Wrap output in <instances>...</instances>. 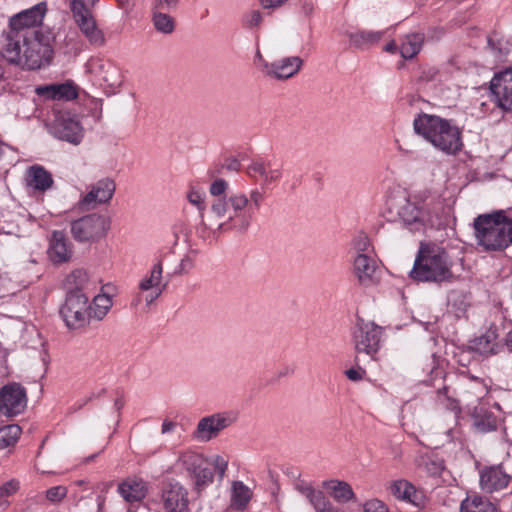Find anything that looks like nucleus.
Instances as JSON below:
<instances>
[{
	"label": "nucleus",
	"mask_w": 512,
	"mask_h": 512,
	"mask_svg": "<svg viewBox=\"0 0 512 512\" xmlns=\"http://www.w3.org/2000/svg\"><path fill=\"white\" fill-rule=\"evenodd\" d=\"M51 39L48 32L18 33L9 30L2 58L25 69H39L52 59Z\"/></svg>",
	"instance_id": "1"
},
{
	"label": "nucleus",
	"mask_w": 512,
	"mask_h": 512,
	"mask_svg": "<svg viewBox=\"0 0 512 512\" xmlns=\"http://www.w3.org/2000/svg\"><path fill=\"white\" fill-rule=\"evenodd\" d=\"M248 196L235 192L213 201L209 210L201 214L202 225L213 233L246 232L252 223Z\"/></svg>",
	"instance_id": "2"
},
{
	"label": "nucleus",
	"mask_w": 512,
	"mask_h": 512,
	"mask_svg": "<svg viewBox=\"0 0 512 512\" xmlns=\"http://www.w3.org/2000/svg\"><path fill=\"white\" fill-rule=\"evenodd\" d=\"M445 213L442 200L427 194L403 198L397 205L399 219L412 232H423L428 227L439 225Z\"/></svg>",
	"instance_id": "3"
},
{
	"label": "nucleus",
	"mask_w": 512,
	"mask_h": 512,
	"mask_svg": "<svg viewBox=\"0 0 512 512\" xmlns=\"http://www.w3.org/2000/svg\"><path fill=\"white\" fill-rule=\"evenodd\" d=\"M473 227L476 242L485 251H503L512 245V218L503 210L478 215Z\"/></svg>",
	"instance_id": "4"
},
{
	"label": "nucleus",
	"mask_w": 512,
	"mask_h": 512,
	"mask_svg": "<svg viewBox=\"0 0 512 512\" xmlns=\"http://www.w3.org/2000/svg\"><path fill=\"white\" fill-rule=\"evenodd\" d=\"M452 265L453 262L443 247L433 243L421 244L410 276L418 282L450 281L453 278Z\"/></svg>",
	"instance_id": "5"
},
{
	"label": "nucleus",
	"mask_w": 512,
	"mask_h": 512,
	"mask_svg": "<svg viewBox=\"0 0 512 512\" xmlns=\"http://www.w3.org/2000/svg\"><path fill=\"white\" fill-rule=\"evenodd\" d=\"M413 127L418 135L446 154H455L462 147L460 130L449 120L422 114L414 119Z\"/></svg>",
	"instance_id": "6"
},
{
	"label": "nucleus",
	"mask_w": 512,
	"mask_h": 512,
	"mask_svg": "<svg viewBox=\"0 0 512 512\" xmlns=\"http://www.w3.org/2000/svg\"><path fill=\"white\" fill-rule=\"evenodd\" d=\"M205 464V459L201 454L185 450L179 453L175 469L191 477L196 489L201 490L213 481V473Z\"/></svg>",
	"instance_id": "7"
},
{
	"label": "nucleus",
	"mask_w": 512,
	"mask_h": 512,
	"mask_svg": "<svg viewBox=\"0 0 512 512\" xmlns=\"http://www.w3.org/2000/svg\"><path fill=\"white\" fill-rule=\"evenodd\" d=\"M60 315L69 328L84 326L90 318V305L84 293L67 294L65 303L60 309Z\"/></svg>",
	"instance_id": "8"
},
{
	"label": "nucleus",
	"mask_w": 512,
	"mask_h": 512,
	"mask_svg": "<svg viewBox=\"0 0 512 512\" xmlns=\"http://www.w3.org/2000/svg\"><path fill=\"white\" fill-rule=\"evenodd\" d=\"M382 330L373 322L358 319L353 331V343L357 353L375 354L380 347Z\"/></svg>",
	"instance_id": "9"
},
{
	"label": "nucleus",
	"mask_w": 512,
	"mask_h": 512,
	"mask_svg": "<svg viewBox=\"0 0 512 512\" xmlns=\"http://www.w3.org/2000/svg\"><path fill=\"white\" fill-rule=\"evenodd\" d=\"M28 397L25 387L17 382L2 386V415L15 417L27 407Z\"/></svg>",
	"instance_id": "10"
},
{
	"label": "nucleus",
	"mask_w": 512,
	"mask_h": 512,
	"mask_svg": "<svg viewBox=\"0 0 512 512\" xmlns=\"http://www.w3.org/2000/svg\"><path fill=\"white\" fill-rule=\"evenodd\" d=\"M162 274L163 263L161 257H159L138 284V289L144 294V301L147 305L152 304L166 288Z\"/></svg>",
	"instance_id": "11"
},
{
	"label": "nucleus",
	"mask_w": 512,
	"mask_h": 512,
	"mask_svg": "<svg viewBox=\"0 0 512 512\" xmlns=\"http://www.w3.org/2000/svg\"><path fill=\"white\" fill-rule=\"evenodd\" d=\"M108 222L105 217L90 214L72 223L71 232L78 241H88L106 233Z\"/></svg>",
	"instance_id": "12"
},
{
	"label": "nucleus",
	"mask_w": 512,
	"mask_h": 512,
	"mask_svg": "<svg viewBox=\"0 0 512 512\" xmlns=\"http://www.w3.org/2000/svg\"><path fill=\"white\" fill-rule=\"evenodd\" d=\"M47 12V4L40 2L35 6L19 12L11 17L9 28L11 31L18 33L41 32L35 30L34 27L40 25Z\"/></svg>",
	"instance_id": "13"
},
{
	"label": "nucleus",
	"mask_w": 512,
	"mask_h": 512,
	"mask_svg": "<svg viewBox=\"0 0 512 512\" xmlns=\"http://www.w3.org/2000/svg\"><path fill=\"white\" fill-rule=\"evenodd\" d=\"M304 60L299 56H287L273 62L263 61V73L275 80H288L302 69Z\"/></svg>",
	"instance_id": "14"
},
{
	"label": "nucleus",
	"mask_w": 512,
	"mask_h": 512,
	"mask_svg": "<svg viewBox=\"0 0 512 512\" xmlns=\"http://www.w3.org/2000/svg\"><path fill=\"white\" fill-rule=\"evenodd\" d=\"M233 423V418L226 413H216L203 417L193 433L196 440L208 442Z\"/></svg>",
	"instance_id": "15"
},
{
	"label": "nucleus",
	"mask_w": 512,
	"mask_h": 512,
	"mask_svg": "<svg viewBox=\"0 0 512 512\" xmlns=\"http://www.w3.org/2000/svg\"><path fill=\"white\" fill-rule=\"evenodd\" d=\"M490 89L497 106L512 112V67L495 74Z\"/></svg>",
	"instance_id": "16"
},
{
	"label": "nucleus",
	"mask_w": 512,
	"mask_h": 512,
	"mask_svg": "<svg viewBox=\"0 0 512 512\" xmlns=\"http://www.w3.org/2000/svg\"><path fill=\"white\" fill-rule=\"evenodd\" d=\"M511 476L506 473L501 465L484 467L479 473L480 488L485 493L501 492L509 488Z\"/></svg>",
	"instance_id": "17"
},
{
	"label": "nucleus",
	"mask_w": 512,
	"mask_h": 512,
	"mask_svg": "<svg viewBox=\"0 0 512 512\" xmlns=\"http://www.w3.org/2000/svg\"><path fill=\"white\" fill-rule=\"evenodd\" d=\"M54 134L61 140L78 145L83 139L84 130L77 115L63 113L56 120Z\"/></svg>",
	"instance_id": "18"
},
{
	"label": "nucleus",
	"mask_w": 512,
	"mask_h": 512,
	"mask_svg": "<svg viewBox=\"0 0 512 512\" xmlns=\"http://www.w3.org/2000/svg\"><path fill=\"white\" fill-rule=\"evenodd\" d=\"M86 68L92 76L111 88L119 87L122 83L120 69L109 60L92 58Z\"/></svg>",
	"instance_id": "19"
},
{
	"label": "nucleus",
	"mask_w": 512,
	"mask_h": 512,
	"mask_svg": "<svg viewBox=\"0 0 512 512\" xmlns=\"http://www.w3.org/2000/svg\"><path fill=\"white\" fill-rule=\"evenodd\" d=\"M164 512H186L188 509V492L179 483H169L161 495Z\"/></svg>",
	"instance_id": "20"
},
{
	"label": "nucleus",
	"mask_w": 512,
	"mask_h": 512,
	"mask_svg": "<svg viewBox=\"0 0 512 512\" xmlns=\"http://www.w3.org/2000/svg\"><path fill=\"white\" fill-rule=\"evenodd\" d=\"M377 262L373 255L358 254L352 260V273L361 286H371L376 282Z\"/></svg>",
	"instance_id": "21"
},
{
	"label": "nucleus",
	"mask_w": 512,
	"mask_h": 512,
	"mask_svg": "<svg viewBox=\"0 0 512 512\" xmlns=\"http://www.w3.org/2000/svg\"><path fill=\"white\" fill-rule=\"evenodd\" d=\"M389 490L395 498L410 503L418 508L424 507L426 504L427 499L425 493L405 479L392 481Z\"/></svg>",
	"instance_id": "22"
},
{
	"label": "nucleus",
	"mask_w": 512,
	"mask_h": 512,
	"mask_svg": "<svg viewBox=\"0 0 512 512\" xmlns=\"http://www.w3.org/2000/svg\"><path fill=\"white\" fill-rule=\"evenodd\" d=\"M115 187V182L110 178L97 181L83 198L82 204L88 208H93L97 204L107 203L112 198Z\"/></svg>",
	"instance_id": "23"
},
{
	"label": "nucleus",
	"mask_w": 512,
	"mask_h": 512,
	"mask_svg": "<svg viewBox=\"0 0 512 512\" xmlns=\"http://www.w3.org/2000/svg\"><path fill=\"white\" fill-rule=\"evenodd\" d=\"M35 93L44 100H73L77 97L76 86L72 82L42 85L35 88Z\"/></svg>",
	"instance_id": "24"
},
{
	"label": "nucleus",
	"mask_w": 512,
	"mask_h": 512,
	"mask_svg": "<svg viewBox=\"0 0 512 512\" xmlns=\"http://www.w3.org/2000/svg\"><path fill=\"white\" fill-rule=\"evenodd\" d=\"M296 490L307 498L315 512H341L330 503L322 491L315 490L307 483H297Z\"/></svg>",
	"instance_id": "25"
},
{
	"label": "nucleus",
	"mask_w": 512,
	"mask_h": 512,
	"mask_svg": "<svg viewBox=\"0 0 512 512\" xmlns=\"http://www.w3.org/2000/svg\"><path fill=\"white\" fill-rule=\"evenodd\" d=\"M25 182L28 188L39 192L47 191L54 183L51 173L37 164L26 170Z\"/></svg>",
	"instance_id": "26"
},
{
	"label": "nucleus",
	"mask_w": 512,
	"mask_h": 512,
	"mask_svg": "<svg viewBox=\"0 0 512 512\" xmlns=\"http://www.w3.org/2000/svg\"><path fill=\"white\" fill-rule=\"evenodd\" d=\"M148 491L145 481L140 478H127L118 486V492L127 502H140L142 501Z\"/></svg>",
	"instance_id": "27"
},
{
	"label": "nucleus",
	"mask_w": 512,
	"mask_h": 512,
	"mask_svg": "<svg viewBox=\"0 0 512 512\" xmlns=\"http://www.w3.org/2000/svg\"><path fill=\"white\" fill-rule=\"evenodd\" d=\"M48 256L53 263L60 264L70 260L71 245L62 232L54 231L48 249Z\"/></svg>",
	"instance_id": "28"
},
{
	"label": "nucleus",
	"mask_w": 512,
	"mask_h": 512,
	"mask_svg": "<svg viewBox=\"0 0 512 512\" xmlns=\"http://www.w3.org/2000/svg\"><path fill=\"white\" fill-rule=\"evenodd\" d=\"M76 24L90 45L94 47H102L105 45V35L98 27L93 16L84 18L83 20L76 22Z\"/></svg>",
	"instance_id": "29"
},
{
	"label": "nucleus",
	"mask_w": 512,
	"mask_h": 512,
	"mask_svg": "<svg viewBox=\"0 0 512 512\" xmlns=\"http://www.w3.org/2000/svg\"><path fill=\"white\" fill-rule=\"evenodd\" d=\"M323 487L338 503H347L355 498L352 487L345 481L329 480L323 482Z\"/></svg>",
	"instance_id": "30"
},
{
	"label": "nucleus",
	"mask_w": 512,
	"mask_h": 512,
	"mask_svg": "<svg viewBox=\"0 0 512 512\" xmlns=\"http://www.w3.org/2000/svg\"><path fill=\"white\" fill-rule=\"evenodd\" d=\"M352 46L358 49H364L380 41L383 33L380 31H365L346 33Z\"/></svg>",
	"instance_id": "31"
},
{
	"label": "nucleus",
	"mask_w": 512,
	"mask_h": 512,
	"mask_svg": "<svg viewBox=\"0 0 512 512\" xmlns=\"http://www.w3.org/2000/svg\"><path fill=\"white\" fill-rule=\"evenodd\" d=\"M498 346L497 335L493 331H488L472 341V348L482 355L497 353Z\"/></svg>",
	"instance_id": "32"
},
{
	"label": "nucleus",
	"mask_w": 512,
	"mask_h": 512,
	"mask_svg": "<svg viewBox=\"0 0 512 512\" xmlns=\"http://www.w3.org/2000/svg\"><path fill=\"white\" fill-rule=\"evenodd\" d=\"M461 512H497L494 504L479 495L467 496L461 503Z\"/></svg>",
	"instance_id": "33"
},
{
	"label": "nucleus",
	"mask_w": 512,
	"mask_h": 512,
	"mask_svg": "<svg viewBox=\"0 0 512 512\" xmlns=\"http://www.w3.org/2000/svg\"><path fill=\"white\" fill-rule=\"evenodd\" d=\"M251 499L250 489L241 481L232 483L231 488V506L237 510H242L246 507Z\"/></svg>",
	"instance_id": "34"
},
{
	"label": "nucleus",
	"mask_w": 512,
	"mask_h": 512,
	"mask_svg": "<svg viewBox=\"0 0 512 512\" xmlns=\"http://www.w3.org/2000/svg\"><path fill=\"white\" fill-rule=\"evenodd\" d=\"M88 285V275L86 271L77 269L71 272L65 279L64 286L67 294L82 293L81 291Z\"/></svg>",
	"instance_id": "35"
},
{
	"label": "nucleus",
	"mask_w": 512,
	"mask_h": 512,
	"mask_svg": "<svg viewBox=\"0 0 512 512\" xmlns=\"http://www.w3.org/2000/svg\"><path fill=\"white\" fill-rule=\"evenodd\" d=\"M423 37L420 34H410L404 37L399 52L404 59H412L422 46Z\"/></svg>",
	"instance_id": "36"
},
{
	"label": "nucleus",
	"mask_w": 512,
	"mask_h": 512,
	"mask_svg": "<svg viewBox=\"0 0 512 512\" xmlns=\"http://www.w3.org/2000/svg\"><path fill=\"white\" fill-rule=\"evenodd\" d=\"M112 307V298L107 293H101L94 297L90 305V318L102 320Z\"/></svg>",
	"instance_id": "37"
},
{
	"label": "nucleus",
	"mask_w": 512,
	"mask_h": 512,
	"mask_svg": "<svg viewBox=\"0 0 512 512\" xmlns=\"http://www.w3.org/2000/svg\"><path fill=\"white\" fill-rule=\"evenodd\" d=\"M22 434V428L18 424L2 425V450L8 449L11 454Z\"/></svg>",
	"instance_id": "38"
},
{
	"label": "nucleus",
	"mask_w": 512,
	"mask_h": 512,
	"mask_svg": "<svg viewBox=\"0 0 512 512\" xmlns=\"http://www.w3.org/2000/svg\"><path fill=\"white\" fill-rule=\"evenodd\" d=\"M153 25L158 32L163 34H171L175 28L173 18L168 14L161 12L154 13Z\"/></svg>",
	"instance_id": "39"
},
{
	"label": "nucleus",
	"mask_w": 512,
	"mask_h": 512,
	"mask_svg": "<svg viewBox=\"0 0 512 512\" xmlns=\"http://www.w3.org/2000/svg\"><path fill=\"white\" fill-rule=\"evenodd\" d=\"M93 5L87 4L82 0H70V8L73 14V18L75 23L83 20L84 18L92 17V12L90 11V7Z\"/></svg>",
	"instance_id": "40"
},
{
	"label": "nucleus",
	"mask_w": 512,
	"mask_h": 512,
	"mask_svg": "<svg viewBox=\"0 0 512 512\" xmlns=\"http://www.w3.org/2000/svg\"><path fill=\"white\" fill-rule=\"evenodd\" d=\"M352 248L354 250L355 255H358V254L372 255L373 254V249H372L370 240L364 234H360L353 239Z\"/></svg>",
	"instance_id": "41"
},
{
	"label": "nucleus",
	"mask_w": 512,
	"mask_h": 512,
	"mask_svg": "<svg viewBox=\"0 0 512 512\" xmlns=\"http://www.w3.org/2000/svg\"><path fill=\"white\" fill-rule=\"evenodd\" d=\"M269 168V162L254 161L247 167V174L252 178L260 176L263 180L267 169Z\"/></svg>",
	"instance_id": "42"
},
{
	"label": "nucleus",
	"mask_w": 512,
	"mask_h": 512,
	"mask_svg": "<svg viewBox=\"0 0 512 512\" xmlns=\"http://www.w3.org/2000/svg\"><path fill=\"white\" fill-rule=\"evenodd\" d=\"M475 426L482 432L494 430L497 426L496 418L492 415H485L483 418L476 416L474 420Z\"/></svg>",
	"instance_id": "43"
},
{
	"label": "nucleus",
	"mask_w": 512,
	"mask_h": 512,
	"mask_svg": "<svg viewBox=\"0 0 512 512\" xmlns=\"http://www.w3.org/2000/svg\"><path fill=\"white\" fill-rule=\"evenodd\" d=\"M204 193L202 191H199V190H195V189H191L187 195V199L188 201L196 206L198 208V210L200 211V215L202 213H205L203 211L204 207H203V202H204Z\"/></svg>",
	"instance_id": "44"
},
{
	"label": "nucleus",
	"mask_w": 512,
	"mask_h": 512,
	"mask_svg": "<svg viewBox=\"0 0 512 512\" xmlns=\"http://www.w3.org/2000/svg\"><path fill=\"white\" fill-rule=\"evenodd\" d=\"M244 25L248 28H255V27H258L260 26V24L262 23L263 21V16L262 14L257 11V10H253V11H250L249 13H247L245 16H244Z\"/></svg>",
	"instance_id": "45"
},
{
	"label": "nucleus",
	"mask_w": 512,
	"mask_h": 512,
	"mask_svg": "<svg viewBox=\"0 0 512 512\" xmlns=\"http://www.w3.org/2000/svg\"><path fill=\"white\" fill-rule=\"evenodd\" d=\"M67 494L64 486H55L47 490L46 497L49 501L55 503L61 501Z\"/></svg>",
	"instance_id": "46"
},
{
	"label": "nucleus",
	"mask_w": 512,
	"mask_h": 512,
	"mask_svg": "<svg viewBox=\"0 0 512 512\" xmlns=\"http://www.w3.org/2000/svg\"><path fill=\"white\" fill-rule=\"evenodd\" d=\"M227 188H228V182L227 181H225L224 179H216L210 185L209 192L213 196H220L223 193H225Z\"/></svg>",
	"instance_id": "47"
},
{
	"label": "nucleus",
	"mask_w": 512,
	"mask_h": 512,
	"mask_svg": "<svg viewBox=\"0 0 512 512\" xmlns=\"http://www.w3.org/2000/svg\"><path fill=\"white\" fill-rule=\"evenodd\" d=\"M248 199L250 204V211H252V207L259 209L264 200V194L258 189H253L250 191Z\"/></svg>",
	"instance_id": "48"
},
{
	"label": "nucleus",
	"mask_w": 512,
	"mask_h": 512,
	"mask_svg": "<svg viewBox=\"0 0 512 512\" xmlns=\"http://www.w3.org/2000/svg\"><path fill=\"white\" fill-rule=\"evenodd\" d=\"M364 512H389L386 505L380 500H370L364 505Z\"/></svg>",
	"instance_id": "49"
},
{
	"label": "nucleus",
	"mask_w": 512,
	"mask_h": 512,
	"mask_svg": "<svg viewBox=\"0 0 512 512\" xmlns=\"http://www.w3.org/2000/svg\"><path fill=\"white\" fill-rule=\"evenodd\" d=\"M20 488V483L16 479H10L2 484V497L14 495Z\"/></svg>",
	"instance_id": "50"
},
{
	"label": "nucleus",
	"mask_w": 512,
	"mask_h": 512,
	"mask_svg": "<svg viewBox=\"0 0 512 512\" xmlns=\"http://www.w3.org/2000/svg\"><path fill=\"white\" fill-rule=\"evenodd\" d=\"M281 178V170L278 168H272L271 164L269 163V168L266 171L265 177H264V184H270L272 182H276Z\"/></svg>",
	"instance_id": "51"
},
{
	"label": "nucleus",
	"mask_w": 512,
	"mask_h": 512,
	"mask_svg": "<svg viewBox=\"0 0 512 512\" xmlns=\"http://www.w3.org/2000/svg\"><path fill=\"white\" fill-rule=\"evenodd\" d=\"M213 465L215 470L218 471L221 476H223L227 469L228 463L221 456H215L213 459Z\"/></svg>",
	"instance_id": "52"
},
{
	"label": "nucleus",
	"mask_w": 512,
	"mask_h": 512,
	"mask_svg": "<svg viewBox=\"0 0 512 512\" xmlns=\"http://www.w3.org/2000/svg\"><path fill=\"white\" fill-rule=\"evenodd\" d=\"M287 0H260L264 9H275L282 6Z\"/></svg>",
	"instance_id": "53"
},
{
	"label": "nucleus",
	"mask_w": 512,
	"mask_h": 512,
	"mask_svg": "<svg viewBox=\"0 0 512 512\" xmlns=\"http://www.w3.org/2000/svg\"><path fill=\"white\" fill-rule=\"evenodd\" d=\"M193 267V261L190 257L186 256L184 257L179 265V272L180 273H187L189 272Z\"/></svg>",
	"instance_id": "54"
},
{
	"label": "nucleus",
	"mask_w": 512,
	"mask_h": 512,
	"mask_svg": "<svg viewBox=\"0 0 512 512\" xmlns=\"http://www.w3.org/2000/svg\"><path fill=\"white\" fill-rule=\"evenodd\" d=\"M364 371L362 369L351 368L346 371V376L352 381H359L363 378Z\"/></svg>",
	"instance_id": "55"
},
{
	"label": "nucleus",
	"mask_w": 512,
	"mask_h": 512,
	"mask_svg": "<svg viewBox=\"0 0 512 512\" xmlns=\"http://www.w3.org/2000/svg\"><path fill=\"white\" fill-rule=\"evenodd\" d=\"M176 427V423L170 420H165L161 426V433L166 434L172 432Z\"/></svg>",
	"instance_id": "56"
},
{
	"label": "nucleus",
	"mask_w": 512,
	"mask_h": 512,
	"mask_svg": "<svg viewBox=\"0 0 512 512\" xmlns=\"http://www.w3.org/2000/svg\"><path fill=\"white\" fill-rule=\"evenodd\" d=\"M225 167H226V169L231 170V171H238L240 168V163L237 159L230 158L226 161Z\"/></svg>",
	"instance_id": "57"
},
{
	"label": "nucleus",
	"mask_w": 512,
	"mask_h": 512,
	"mask_svg": "<svg viewBox=\"0 0 512 512\" xmlns=\"http://www.w3.org/2000/svg\"><path fill=\"white\" fill-rule=\"evenodd\" d=\"M385 51L388 52V53H396V51L398 50L397 48V45L394 41L388 43L386 46H385Z\"/></svg>",
	"instance_id": "58"
},
{
	"label": "nucleus",
	"mask_w": 512,
	"mask_h": 512,
	"mask_svg": "<svg viewBox=\"0 0 512 512\" xmlns=\"http://www.w3.org/2000/svg\"><path fill=\"white\" fill-rule=\"evenodd\" d=\"M119 4L124 9H129L133 5V0H118Z\"/></svg>",
	"instance_id": "59"
},
{
	"label": "nucleus",
	"mask_w": 512,
	"mask_h": 512,
	"mask_svg": "<svg viewBox=\"0 0 512 512\" xmlns=\"http://www.w3.org/2000/svg\"><path fill=\"white\" fill-rule=\"evenodd\" d=\"M23 331V323L20 320H16V335L20 337Z\"/></svg>",
	"instance_id": "60"
},
{
	"label": "nucleus",
	"mask_w": 512,
	"mask_h": 512,
	"mask_svg": "<svg viewBox=\"0 0 512 512\" xmlns=\"http://www.w3.org/2000/svg\"><path fill=\"white\" fill-rule=\"evenodd\" d=\"M124 406V402L121 399H116L114 402V408L116 411H120Z\"/></svg>",
	"instance_id": "61"
},
{
	"label": "nucleus",
	"mask_w": 512,
	"mask_h": 512,
	"mask_svg": "<svg viewBox=\"0 0 512 512\" xmlns=\"http://www.w3.org/2000/svg\"><path fill=\"white\" fill-rule=\"evenodd\" d=\"M161 5H165L167 7L175 5L176 0H159Z\"/></svg>",
	"instance_id": "62"
},
{
	"label": "nucleus",
	"mask_w": 512,
	"mask_h": 512,
	"mask_svg": "<svg viewBox=\"0 0 512 512\" xmlns=\"http://www.w3.org/2000/svg\"><path fill=\"white\" fill-rule=\"evenodd\" d=\"M255 57H256V59H257V60H259V61L261 62V64L263 65V61H265V60L263 59V56H262V54L260 53V51H259V50L256 52Z\"/></svg>",
	"instance_id": "63"
},
{
	"label": "nucleus",
	"mask_w": 512,
	"mask_h": 512,
	"mask_svg": "<svg viewBox=\"0 0 512 512\" xmlns=\"http://www.w3.org/2000/svg\"><path fill=\"white\" fill-rule=\"evenodd\" d=\"M507 345L512 350V331L509 334V337L507 339Z\"/></svg>",
	"instance_id": "64"
}]
</instances>
